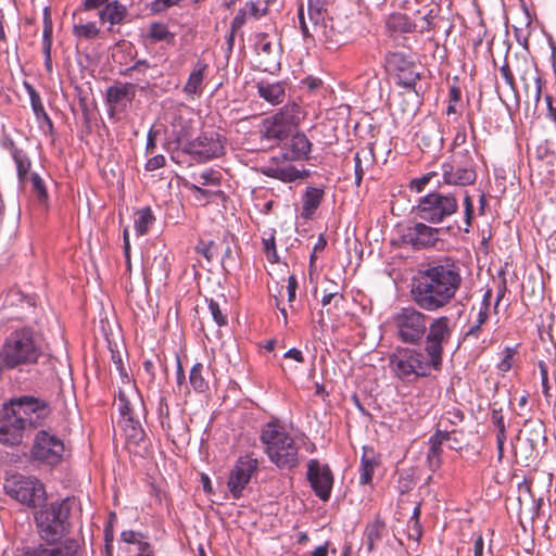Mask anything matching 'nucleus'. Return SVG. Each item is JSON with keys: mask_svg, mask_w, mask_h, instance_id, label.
Returning <instances> with one entry per match:
<instances>
[{"mask_svg": "<svg viewBox=\"0 0 556 556\" xmlns=\"http://www.w3.org/2000/svg\"><path fill=\"white\" fill-rule=\"evenodd\" d=\"M165 165V157L162 154L152 156L146 163V169L149 172L162 168Z\"/></svg>", "mask_w": 556, "mask_h": 556, "instance_id": "e2e57ef3", "label": "nucleus"}, {"mask_svg": "<svg viewBox=\"0 0 556 556\" xmlns=\"http://www.w3.org/2000/svg\"><path fill=\"white\" fill-rule=\"evenodd\" d=\"M254 45L258 56V67L270 73L278 70L280 66L279 45H275L266 33L256 34Z\"/></svg>", "mask_w": 556, "mask_h": 556, "instance_id": "aec40b11", "label": "nucleus"}, {"mask_svg": "<svg viewBox=\"0 0 556 556\" xmlns=\"http://www.w3.org/2000/svg\"><path fill=\"white\" fill-rule=\"evenodd\" d=\"M260 441L269 460L279 469H293L300 464V444L277 421H269L261 429Z\"/></svg>", "mask_w": 556, "mask_h": 556, "instance_id": "20e7f679", "label": "nucleus"}, {"mask_svg": "<svg viewBox=\"0 0 556 556\" xmlns=\"http://www.w3.org/2000/svg\"><path fill=\"white\" fill-rule=\"evenodd\" d=\"M31 191L37 195L40 202L48 200V192L43 180L37 173L30 174Z\"/></svg>", "mask_w": 556, "mask_h": 556, "instance_id": "de8ad7c7", "label": "nucleus"}, {"mask_svg": "<svg viewBox=\"0 0 556 556\" xmlns=\"http://www.w3.org/2000/svg\"><path fill=\"white\" fill-rule=\"evenodd\" d=\"M329 7H319L307 10L308 17L313 25L315 36L330 43H338L340 33L334 28L333 21L329 15Z\"/></svg>", "mask_w": 556, "mask_h": 556, "instance_id": "412c9836", "label": "nucleus"}, {"mask_svg": "<svg viewBox=\"0 0 556 556\" xmlns=\"http://www.w3.org/2000/svg\"><path fill=\"white\" fill-rule=\"evenodd\" d=\"M71 503L68 498L55 501L35 515L39 533L46 541H55L70 532Z\"/></svg>", "mask_w": 556, "mask_h": 556, "instance_id": "423d86ee", "label": "nucleus"}, {"mask_svg": "<svg viewBox=\"0 0 556 556\" xmlns=\"http://www.w3.org/2000/svg\"><path fill=\"white\" fill-rule=\"evenodd\" d=\"M21 556H81V546L77 540L67 538L63 541L27 546Z\"/></svg>", "mask_w": 556, "mask_h": 556, "instance_id": "f3484780", "label": "nucleus"}, {"mask_svg": "<svg viewBox=\"0 0 556 556\" xmlns=\"http://www.w3.org/2000/svg\"><path fill=\"white\" fill-rule=\"evenodd\" d=\"M504 353H505V355H504L503 359L501 361V363L498 364V368L502 371H508L513 365L514 350L510 348H506Z\"/></svg>", "mask_w": 556, "mask_h": 556, "instance_id": "69168bd1", "label": "nucleus"}, {"mask_svg": "<svg viewBox=\"0 0 556 556\" xmlns=\"http://www.w3.org/2000/svg\"><path fill=\"white\" fill-rule=\"evenodd\" d=\"M119 422L122 424L123 431L129 443L138 445L144 441L146 433L140 422V415L125 417V419H121Z\"/></svg>", "mask_w": 556, "mask_h": 556, "instance_id": "c756f323", "label": "nucleus"}, {"mask_svg": "<svg viewBox=\"0 0 556 556\" xmlns=\"http://www.w3.org/2000/svg\"><path fill=\"white\" fill-rule=\"evenodd\" d=\"M324 190L316 187H307L303 195V206L301 216L304 219H311L321 203Z\"/></svg>", "mask_w": 556, "mask_h": 556, "instance_id": "2f4dec72", "label": "nucleus"}, {"mask_svg": "<svg viewBox=\"0 0 556 556\" xmlns=\"http://www.w3.org/2000/svg\"><path fill=\"white\" fill-rule=\"evenodd\" d=\"M544 432V425L540 421L529 426L528 437L526 438V441L530 445L532 452L536 451L540 442L546 440Z\"/></svg>", "mask_w": 556, "mask_h": 556, "instance_id": "37998d69", "label": "nucleus"}, {"mask_svg": "<svg viewBox=\"0 0 556 556\" xmlns=\"http://www.w3.org/2000/svg\"><path fill=\"white\" fill-rule=\"evenodd\" d=\"M448 439H443L442 435L434 432L428 441L429 450L427 453V465L428 468L434 472L437 471L442 464V445Z\"/></svg>", "mask_w": 556, "mask_h": 556, "instance_id": "7c9ffc66", "label": "nucleus"}, {"mask_svg": "<svg viewBox=\"0 0 556 556\" xmlns=\"http://www.w3.org/2000/svg\"><path fill=\"white\" fill-rule=\"evenodd\" d=\"M391 362L394 365L396 376L401 379H407L412 375L425 377L433 368L430 357L426 352L417 350H400L392 357Z\"/></svg>", "mask_w": 556, "mask_h": 556, "instance_id": "9d476101", "label": "nucleus"}, {"mask_svg": "<svg viewBox=\"0 0 556 556\" xmlns=\"http://www.w3.org/2000/svg\"><path fill=\"white\" fill-rule=\"evenodd\" d=\"M491 421H492V424L497 429L496 435H505L506 434V427H505V422H504V416L502 414V409L501 408H498V409L495 408V407L492 408Z\"/></svg>", "mask_w": 556, "mask_h": 556, "instance_id": "6e6d98bb", "label": "nucleus"}, {"mask_svg": "<svg viewBox=\"0 0 556 556\" xmlns=\"http://www.w3.org/2000/svg\"><path fill=\"white\" fill-rule=\"evenodd\" d=\"M208 311L217 326L222 327L227 324V316L223 313L217 301L213 299L208 301Z\"/></svg>", "mask_w": 556, "mask_h": 556, "instance_id": "603ef678", "label": "nucleus"}, {"mask_svg": "<svg viewBox=\"0 0 556 556\" xmlns=\"http://www.w3.org/2000/svg\"><path fill=\"white\" fill-rule=\"evenodd\" d=\"M343 300V295L339 294L338 292H330L324 294L321 299L323 306H326L331 303V301H334L336 305L338 306L339 303Z\"/></svg>", "mask_w": 556, "mask_h": 556, "instance_id": "774afa93", "label": "nucleus"}, {"mask_svg": "<svg viewBox=\"0 0 556 556\" xmlns=\"http://www.w3.org/2000/svg\"><path fill=\"white\" fill-rule=\"evenodd\" d=\"M439 236V228L419 222L402 230L397 239V244L401 247H410L416 251L431 249L434 248L440 240Z\"/></svg>", "mask_w": 556, "mask_h": 556, "instance_id": "f8f14e48", "label": "nucleus"}, {"mask_svg": "<svg viewBox=\"0 0 556 556\" xmlns=\"http://www.w3.org/2000/svg\"><path fill=\"white\" fill-rule=\"evenodd\" d=\"M43 350L39 337L29 327L12 331L0 348V370L23 371L36 364Z\"/></svg>", "mask_w": 556, "mask_h": 556, "instance_id": "7ed1b4c3", "label": "nucleus"}, {"mask_svg": "<svg viewBox=\"0 0 556 556\" xmlns=\"http://www.w3.org/2000/svg\"><path fill=\"white\" fill-rule=\"evenodd\" d=\"M465 415L459 408L453 407L446 410L438 420L435 432L442 435L443 439H451V435L456 434L457 426L464 421Z\"/></svg>", "mask_w": 556, "mask_h": 556, "instance_id": "a878e982", "label": "nucleus"}, {"mask_svg": "<svg viewBox=\"0 0 556 556\" xmlns=\"http://www.w3.org/2000/svg\"><path fill=\"white\" fill-rule=\"evenodd\" d=\"M51 47H52V22L46 15L43 31H42V52L45 55V66L49 72L52 70Z\"/></svg>", "mask_w": 556, "mask_h": 556, "instance_id": "4c0bfd02", "label": "nucleus"}, {"mask_svg": "<svg viewBox=\"0 0 556 556\" xmlns=\"http://www.w3.org/2000/svg\"><path fill=\"white\" fill-rule=\"evenodd\" d=\"M181 150L192 155L197 162L201 163L220 156L224 153V144L217 134L211 135L210 137L202 135L185 142L181 146Z\"/></svg>", "mask_w": 556, "mask_h": 556, "instance_id": "4468645a", "label": "nucleus"}, {"mask_svg": "<svg viewBox=\"0 0 556 556\" xmlns=\"http://www.w3.org/2000/svg\"><path fill=\"white\" fill-rule=\"evenodd\" d=\"M274 116L291 129V127L299 125V123L304 119L305 113L300 105L292 102L287 103Z\"/></svg>", "mask_w": 556, "mask_h": 556, "instance_id": "473e14b6", "label": "nucleus"}, {"mask_svg": "<svg viewBox=\"0 0 556 556\" xmlns=\"http://www.w3.org/2000/svg\"><path fill=\"white\" fill-rule=\"evenodd\" d=\"M50 414L48 402L34 396H21L4 403L0 409V443L18 445L24 431L41 426Z\"/></svg>", "mask_w": 556, "mask_h": 556, "instance_id": "f03ea898", "label": "nucleus"}, {"mask_svg": "<svg viewBox=\"0 0 556 556\" xmlns=\"http://www.w3.org/2000/svg\"><path fill=\"white\" fill-rule=\"evenodd\" d=\"M263 137L268 140H283L286 139L291 129L288 128L285 124L280 123L279 119H276V116L268 117L263 122Z\"/></svg>", "mask_w": 556, "mask_h": 556, "instance_id": "72a5a7b5", "label": "nucleus"}, {"mask_svg": "<svg viewBox=\"0 0 556 556\" xmlns=\"http://www.w3.org/2000/svg\"><path fill=\"white\" fill-rule=\"evenodd\" d=\"M219 250H222V253L219 252L222 265L224 268H226L230 263L233 262L232 249L229 242L224 240L219 245Z\"/></svg>", "mask_w": 556, "mask_h": 556, "instance_id": "13d9d810", "label": "nucleus"}, {"mask_svg": "<svg viewBox=\"0 0 556 556\" xmlns=\"http://www.w3.org/2000/svg\"><path fill=\"white\" fill-rule=\"evenodd\" d=\"M433 176H435V173L431 172V173H428L419 178L413 179L410 181V189H413L417 192H421L424 190V188L426 187V185L431 180V178Z\"/></svg>", "mask_w": 556, "mask_h": 556, "instance_id": "680f3d73", "label": "nucleus"}, {"mask_svg": "<svg viewBox=\"0 0 556 556\" xmlns=\"http://www.w3.org/2000/svg\"><path fill=\"white\" fill-rule=\"evenodd\" d=\"M207 65L198 63L197 67L189 75L188 81L184 87L185 92L190 96L199 94L202 91V83L204 78V72Z\"/></svg>", "mask_w": 556, "mask_h": 556, "instance_id": "e433bc0d", "label": "nucleus"}, {"mask_svg": "<svg viewBox=\"0 0 556 556\" xmlns=\"http://www.w3.org/2000/svg\"><path fill=\"white\" fill-rule=\"evenodd\" d=\"M500 73L504 78L506 85L509 87V89L516 91L514 74L507 61L500 67Z\"/></svg>", "mask_w": 556, "mask_h": 556, "instance_id": "bf43d9fd", "label": "nucleus"}, {"mask_svg": "<svg viewBox=\"0 0 556 556\" xmlns=\"http://www.w3.org/2000/svg\"><path fill=\"white\" fill-rule=\"evenodd\" d=\"M112 362L115 366L116 371L119 375L122 386L132 383L131 378L128 375L126 367L124 366L122 355L119 354V352L112 351Z\"/></svg>", "mask_w": 556, "mask_h": 556, "instance_id": "09e8293b", "label": "nucleus"}, {"mask_svg": "<svg viewBox=\"0 0 556 556\" xmlns=\"http://www.w3.org/2000/svg\"><path fill=\"white\" fill-rule=\"evenodd\" d=\"M416 136L426 149L440 148L443 143L440 124L433 118L424 121Z\"/></svg>", "mask_w": 556, "mask_h": 556, "instance_id": "393cba45", "label": "nucleus"}, {"mask_svg": "<svg viewBox=\"0 0 556 556\" xmlns=\"http://www.w3.org/2000/svg\"><path fill=\"white\" fill-rule=\"evenodd\" d=\"M149 36L154 41H163L173 38L166 25L162 23H153L150 26Z\"/></svg>", "mask_w": 556, "mask_h": 556, "instance_id": "8fccbe9b", "label": "nucleus"}, {"mask_svg": "<svg viewBox=\"0 0 556 556\" xmlns=\"http://www.w3.org/2000/svg\"><path fill=\"white\" fill-rule=\"evenodd\" d=\"M155 217L152 210L147 206L136 213L135 229L139 236L146 235L150 226L154 223Z\"/></svg>", "mask_w": 556, "mask_h": 556, "instance_id": "58836bf2", "label": "nucleus"}, {"mask_svg": "<svg viewBox=\"0 0 556 556\" xmlns=\"http://www.w3.org/2000/svg\"><path fill=\"white\" fill-rule=\"evenodd\" d=\"M386 532L387 525L380 516H377L372 521L367 523L364 536L368 553H372L377 548L378 543L383 539Z\"/></svg>", "mask_w": 556, "mask_h": 556, "instance_id": "cd10ccee", "label": "nucleus"}, {"mask_svg": "<svg viewBox=\"0 0 556 556\" xmlns=\"http://www.w3.org/2000/svg\"><path fill=\"white\" fill-rule=\"evenodd\" d=\"M197 250L201 253L208 262L219 256V245L210 241L207 244L202 243L198 245Z\"/></svg>", "mask_w": 556, "mask_h": 556, "instance_id": "864d4df0", "label": "nucleus"}, {"mask_svg": "<svg viewBox=\"0 0 556 556\" xmlns=\"http://www.w3.org/2000/svg\"><path fill=\"white\" fill-rule=\"evenodd\" d=\"M136 97L135 86L131 83H116L106 89L105 102L109 106V116L125 112Z\"/></svg>", "mask_w": 556, "mask_h": 556, "instance_id": "6ab92c4d", "label": "nucleus"}, {"mask_svg": "<svg viewBox=\"0 0 556 556\" xmlns=\"http://www.w3.org/2000/svg\"><path fill=\"white\" fill-rule=\"evenodd\" d=\"M256 87L258 96L271 105H277L283 102L286 97L283 83H268L266 80H261L257 83Z\"/></svg>", "mask_w": 556, "mask_h": 556, "instance_id": "c85d7f7f", "label": "nucleus"}, {"mask_svg": "<svg viewBox=\"0 0 556 556\" xmlns=\"http://www.w3.org/2000/svg\"><path fill=\"white\" fill-rule=\"evenodd\" d=\"M458 210V202L453 194L430 192L419 199L415 207L416 215L430 224L442 223L445 218L455 214Z\"/></svg>", "mask_w": 556, "mask_h": 556, "instance_id": "6e6552de", "label": "nucleus"}, {"mask_svg": "<svg viewBox=\"0 0 556 556\" xmlns=\"http://www.w3.org/2000/svg\"><path fill=\"white\" fill-rule=\"evenodd\" d=\"M26 87L29 93L30 104L36 117L38 119L42 118L45 122L48 123L50 127H52V122L47 112L45 111L39 93L35 90L33 86L26 85Z\"/></svg>", "mask_w": 556, "mask_h": 556, "instance_id": "a19ab883", "label": "nucleus"}, {"mask_svg": "<svg viewBox=\"0 0 556 556\" xmlns=\"http://www.w3.org/2000/svg\"><path fill=\"white\" fill-rule=\"evenodd\" d=\"M5 302L9 305H26L28 307L35 305L34 299L31 296L26 295L18 290H11L5 298Z\"/></svg>", "mask_w": 556, "mask_h": 556, "instance_id": "49530a36", "label": "nucleus"}, {"mask_svg": "<svg viewBox=\"0 0 556 556\" xmlns=\"http://www.w3.org/2000/svg\"><path fill=\"white\" fill-rule=\"evenodd\" d=\"M362 155H364V157L366 160H368V156H370L371 153L369 151L363 150L362 152H356L354 155L355 184L357 186L361 185V182L363 180L364 173H365L363 164H362Z\"/></svg>", "mask_w": 556, "mask_h": 556, "instance_id": "3c124183", "label": "nucleus"}, {"mask_svg": "<svg viewBox=\"0 0 556 556\" xmlns=\"http://www.w3.org/2000/svg\"><path fill=\"white\" fill-rule=\"evenodd\" d=\"M386 68L397 78V83L404 87H414L419 79L417 65L402 52H389L384 59Z\"/></svg>", "mask_w": 556, "mask_h": 556, "instance_id": "2eb2a0df", "label": "nucleus"}, {"mask_svg": "<svg viewBox=\"0 0 556 556\" xmlns=\"http://www.w3.org/2000/svg\"><path fill=\"white\" fill-rule=\"evenodd\" d=\"M492 290L488 289L477 308V315L473 319L469 320L468 329L463 336V341H477L481 337L482 327L489 319V311L491 306Z\"/></svg>", "mask_w": 556, "mask_h": 556, "instance_id": "5701e85b", "label": "nucleus"}, {"mask_svg": "<svg viewBox=\"0 0 556 556\" xmlns=\"http://www.w3.org/2000/svg\"><path fill=\"white\" fill-rule=\"evenodd\" d=\"M261 172L270 178L278 179L282 182H293L298 179H304L309 176L308 169L299 170L291 164L283 165H268L263 166Z\"/></svg>", "mask_w": 556, "mask_h": 556, "instance_id": "b1692460", "label": "nucleus"}, {"mask_svg": "<svg viewBox=\"0 0 556 556\" xmlns=\"http://www.w3.org/2000/svg\"><path fill=\"white\" fill-rule=\"evenodd\" d=\"M245 21H247V9L242 8L238 11L236 16L233 17L230 28L232 30H238L244 25Z\"/></svg>", "mask_w": 556, "mask_h": 556, "instance_id": "0e129e2a", "label": "nucleus"}, {"mask_svg": "<svg viewBox=\"0 0 556 556\" xmlns=\"http://www.w3.org/2000/svg\"><path fill=\"white\" fill-rule=\"evenodd\" d=\"M157 414L161 419L162 426H164L165 420H168V418H169V408H168V404H167V399L164 394H161L159 397Z\"/></svg>", "mask_w": 556, "mask_h": 556, "instance_id": "052dcab7", "label": "nucleus"}, {"mask_svg": "<svg viewBox=\"0 0 556 556\" xmlns=\"http://www.w3.org/2000/svg\"><path fill=\"white\" fill-rule=\"evenodd\" d=\"M204 367L201 363L193 365L189 376V382L197 392H203L207 389V382L203 377Z\"/></svg>", "mask_w": 556, "mask_h": 556, "instance_id": "c03bdc74", "label": "nucleus"}, {"mask_svg": "<svg viewBox=\"0 0 556 556\" xmlns=\"http://www.w3.org/2000/svg\"><path fill=\"white\" fill-rule=\"evenodd\" d=\"M464 215H465V227L464 231L469 232V228L471 227V222L473 217V203L471 197L466 193L464 198Z\"/></svg>", "mask_w": 556, "mask_h": 556, "instance_id": "5fc2aeb1", "label": "nucleus"}, {"mask_svg": "<svg viewBox=\"0 0 556 556\" xmlns=\"http://www.w3.org/2000/svg\"><path fill=\"white\" fill-rule=\"evenodd\" d=\"M306 478L315 495L323 502H327L333 485V475L329 466L320 464L318 459H309Z\"/></svg>", "mask_w": 556, "mask_h": 556, "instance_id": "dca6fc26", "label": "nucleus"}, {"mask_svg": "<svg viewBox=\"0 0 556 556\" xmlns=\"http://www.w3.org/2000/svg\"><path fill=\"white\" fill-rule=\"evenodd\" d=\"M243 8L247 9V14H249L251 17L255 20L267 14V5H263L261 8L260 4L254 1L247 2Z\"/></svg>", "mask_w": 556, "mask_h": 556, "instance_id": "4d7b16f0", "label": "nucleus"}, {"mask_svg": "<svg viewBox=\"0 0 556 556\" xmlns=\"http://www.w3.org/2000/svg\"><path fill=\"white\" fill-rule=\"evenodd\" d=\"M64 442L48 431H39L34 439L30 450L33 459L45 465L55 466L63 459Z\"/></svg>", "mask_w": 556, "mask_h": 556, "instance_id": "9b49d317", "label": "nucleus"}, {"mask_svg": "<svg viewBox=\"0 0 556 556\" xmlns=\"http://www.w3.org/2000/svg\"><path fill=\"white\" fill-rule=\"evenodd\" d=\"M427 333L425 336V352L430 357L433 369L440 370L443 359V346L452 338L453 325L448 316L428 317Z\"/></svg>", "mask_w": 556, "mask_h": 556, "instance_id": "0eeeda50", "label": "nucleus"}, {"mask_svg": "<svg viewBox=\"0 0 556 556\" xmlns=\"http://www.w3.org/2000/svg\"><path fill=\"white\" fill-rule=\"evenodd\" d=\"M287 146L289 152L283 153V157L291 161L307 160L312 150V143L303 132L291 136Z\"/></svg>", "mask_w": 556, "mask_h": 556, "instance_id": "bb28decb", "label": "nucleus"}, {"mask_svg": "<svg viewBox=\"0 0 556 556\" xmlns=\"http://www.w3.org/2000/svg\"><path fill=\"white\" fill-rule=\"evenodd\" d=\"M287 289H288V301L293 302L295 299V292L298 289V280L295 278V276H293V275L289 276Z\"/></svg>", "mask_w": 556, "mask_h": 556, "instance_id": "338daca9", "label": "nucleus"}, {"mask_svg": "<svg viewBox=\"0 0 556 556\" xmlns=\"http://www.w3.org/2000/svg\"><path fill=\"white\" fill-rule=\"evenodd\" d=\"M377 466V463L372 457H369L368 452L365 451L362 456L361 462V475H359V482L361 484H368L372 480V475L375 471V468Z\"/></svg>", "mask_w": 556, "mask_h": 556, "instance_id": "79ce46f5", "label": "nucleus"}, {"mask_svg": "<svg viewBox=\"0 0 556 556\" xmlns=\"http://www.w3.org/2000/svg\"><path fill=\"white\" fill-rule=\"evenodd\" d=\"M127 10L118 1H109L105 7L100 10L99 17L102 22H109L111 25L121 24L125 16Z\"/></svg>", "mask_w": 556, "mask_h": 556, "instance_id": "f704fd0d", "label": "nucleus"}, {"mask_svg": "<svg viewBox=\"0 0 556 556\" xmlns=\"http://www.w3.org/2000/svg\"><path fill=\"white\" fill-rule=\"evenodd\" d=\"M3 488L10 497L28 507L39 506L46 497L43 484L35 477L12 475L5 479Z\"/></svg>", "mask_w": 556, "mask_h": 556, "instance_id": "1a4fd4ad", "label": "nucleus"}, {"mask_svg": "<svg viewBox=\"0 0 556 556\" xmlns=\"http://www.w3.org/2000/svg\"><path fill=\"white\" fill-rule=\"evenodd\" d=\"M12 156L16 164L18 179L20 181L25 182L28 178L30 161L23 151L18 150L15 147L13 148Z\"/></svg>", "mask_w": 556, "mask_h": 556, "instance_id": "ea45409f", "label": "nucleus"}, {"mask_svg": "<svg viewBox=\"0 0 556 556\" xmlns=\"http://www.w3.org/2000/svg\"><path fill=\"white\" fill-rule=\"evenodd\" d=\"M115 405L121 415V419L130 416L134 417L142 413L143 403L134 383L119 387Z\"/></svg>", "mask_w": 556, "mask_h": 556, "instance_id": "4be33fe9", "label": "nucleus"}, {"mask_svg": "<svg viewBox=\"0 0 556 556\" xmlns=\"http://www.w3.org/2000/svg\"><path fill=\"white\" fill-rule=\"evenodd\" d=\"M387 27L391 33L404 34L415 30V23L403 13H393L387 20Z\"/></svg>", "mask_w": 556, "mask_h": 556, "instance_id": "c9c22d12", "label": "nucleus"}, {"mask_svg": "<svg viewBox=\"0 0 556 556\" xmlns=\"http://www.w3.org/2000/svg\"><path fill=\"white\" fill-rule=\"evenodd\" d=\"M428 315L419 307L400 308L391 317V328L397 341L409 345H419L427 333Z\"/></svg>", "mask_w": 556, "mask_h": 556, "instance_id": "39448f33", "label": "nucleus"}, {"mask_svg": "<svg viewBox=\"0 0 556 556\" xmlns=\"http://www.w3.org/2000/svg\"><path fill=\"white\" fill-rule=\"evenodd\" d=\"M99 33V28L92 22L74 25L73 27V35L77 38L94 39L98 37Z\"/></svg>", "mask_w": 556, "mask_h": 556, "instance_id": "a18cd8bd", "label": "nucleus"}, {"mask_svg": "<svg viewBox=\"0 0 556 556\" xmlns=\"http://www.w3.org/2000/svg\"><path fill=\"white\" fill-rule=\"evenodd\" d=\"M463 283L460 263L451 257L432 261L413 279L410 295L425 312L443 309L455 299Z\"/></svg>", "mask_w": 556, "mask_h": 556, "instance_id": "f257e3e1", "label": "nucleus"}, {"mask_svg": "<svg viewBox=\"0 0 556 556\" xmlns=\"http://www.w3.org/2000/svg\"><path fill=\"white\" fill-rule=\"evenodd\" d=\"M442 177L452 186H469L476 181L477 174L471 160L460 161L456 155L451 162L442 165Z\"/></svg>", "mask_w": 556, "mask_h": 556, "instance_id": "a211bd4d", "label": "nucleus"}, {"mask_svg": "<svg viewBox=\"0 0 556 556\" xmlns=\"http://www.w3.org/2000/svg\"><path fill=\"white\" fill-rule=\"evenodd\" d=\"M257 470L258 462L256 458L245 455L237 459L227 480L229 492L233 498L238 500L242 496L243 490Z\"/></svg>", "mask_w": 556, "mask_h": 556, "instance_id": "ddd939ff", "label": "nucleus"}]
</instances>
